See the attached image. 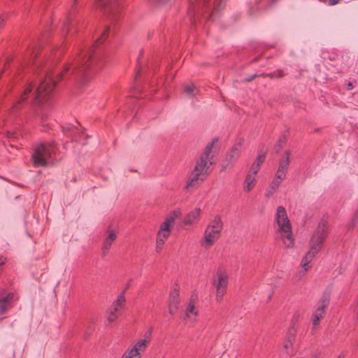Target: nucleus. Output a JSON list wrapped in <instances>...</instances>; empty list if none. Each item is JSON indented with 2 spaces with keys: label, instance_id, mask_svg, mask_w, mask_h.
<instances>
[{
  "label": "nucleus",
  "instance_id": "nucleus-1",
  "mask_svg": "<svg viewBox=\"0 0 358 358\" xmlns=\"http://www.w3.org/2000/svg\"><path fill=\"white\" fill-rule=\"evenodd\" d=\"M275 220L278 224L281 238L287 248L294 245V239L291 230V224L288 220L287 212L284 207L278 206L275 215Z\"/></svg>",
  "mask_w": 358,
  "mask_h": 358
},
{
  "label": "nucleus",
  "instance_id": "nucleus-8",
  "mask_svg": "<svg viewBox=\"0 0 358 358\" xmlns=\"http://www.w3.org/2000/svg\"><path fill=\"white\" fill-rule=\"evenodd\" d=\"M172 220H165L160 225L159 229L157 232L156 241V249L157 251L162 248L165 241L169 237L171 229L173 227Z\"/></svg>",
  "mask_w": 358,
  "mask_h": 358
},
{
  "label": "nucleus",
  "instance_id": "nucleus-15",
  "mask_svg": "<svg viewBox=\"0 0 358 358\" xmlns=\"http://www.w3.org/2000/svg\"><path fill=\"white\" fill-rule=\"evenodd\" d=\"M13 299V293H8L0 299V314L5 313L11 307Z\"/></svg>",
  "mask_w": 358,
  "mask_h": 358
},
{
  "label": "nucleus",
  "instance_id": "nucleus-42",
  "mask_svg": "<svg viewBox=\"0 0 358 358\" xmlns=\"http://www.w3.org/2000/svg\"><path fill=\"white\" fill-rule=\"evenodd\" d=\"M68 70H69V66H66L64 71H66Z\"/></svg>",
  "mask_w": 358,
  "mask_h": 358
},
{
  "label": "nucleus",
  "instance_id": "nucleus-38",
  "mask_svg": "<svg viewBox=\"0 0 358 358\" xmlns=\"http://www.w3.org/2000/svg\"><path fill=\"white\" fill-rule=\"evenodd\" d=\"M355 311L357 315L358 316V298H357V300L356 301V306H355Z\"/></svg>",
  "mask_w": 358,
  "mask_h": 358
},
{
  "label": "nucleus",
  "instance_id": "nucleus-43",
  "mask_svg": "<svg viewBox=\"0 0 358 358\" xmlns=\"http://www.w3.org/2000/svg\"><path fill=\"white\" fill-rule=\"evenodd\" d=\"M77 1H78V0H73V3H77Z\"/></svg>",
  "mask_w": 358,
  "mask_h": 358
},
{
  "label": "nucleus",
  "instance_id": "nucleus-26",
  "mask_svg": "<svg viewBox=\"0 0 358 358\" xmlns=\"http://www.w3.org/2000/svg\"><path fill=\"white\" fill-rule=\"evenodd\" d=\"M185 92L189 96H194L197 93V89L193 84H187L184 88Z\"/></svg>",
  "mask_w": 358,
  "mask_h": 358
},
{
  "label": "nucleus",
  "instance_id": "nucleus-40",
  "mask_svg": "<svg viewBox=\"0 0 358 358\" xmlns=\"http://www.w3.org/2000/svg\"><path fill=\"white\" fill-rule=\"evenodd\" d=\"M352 87H353L352 84V83H349V84H348V89H349V90H351V89H352Z\"/></svg>",
  "mask_w": 358,
  "mask_h": 358
},
{
  "label": "nucleus",
  "instance_id": "nucleus-28",
  "mask_svg": "<svg viewBox=\"0 0 358 358\" xmlns=\"http://www.w3.org/2000/svg\"><path fill=\"white\" fill-rule=\"evenodd\" d=\"M180 210H174L166 218L167 220H172V224H174L175 220L177 217H178L180 215Z\"/></svg>",
  "mask_w": 358,
  "mask_h": 358
},
{
  "label": "nucleus",
  "instance_id": "nucleus-24",
  "mask_svg": "<svg viewBox=\"0 0 358 358\" xmlns=\"http://www.w3.org/2000/svg\"><path fill=\"white\" fill-rule=\"evenodd\" d=\"M241 150L236 148H232L228 155L227 156V160L229 162H234L236 160L240 155Z\"/></svg>",
  "mask_w": 358,
  "mask_h": 358
},
{
  "label": "nucleus",
  "instance_id": "nucleus-6",
  "mask_svg": "<svg viewBox=\"0 0 358 358\" xmlns=\"http://www.w3.org/2000/svg\"><path fill=\"white\" fill-rule=\"evenodd\" d=\"M150 342V334H147L144 338L135 341L134 345L129 348L124 354L129 358H141V353L145 351Z\"/></svg>",
  "mask_w": 358,
  "mask_h": 358
},
{
  "label": "nucleus",
  "instance_id": "nucleus-9",
  "mask_svg": "<svg viewBox=\"0 0 358 358\" xmlns=\"http://www.w3.org/2000/svg\"><path fill=\"white\" fill-rule=\"evenodd\" d=\"M289 164V152L286 151L285 156L280 161L279 166L273 180H277L281 183V182L286 178Z\"/></svg>",
  "mask_w": 358,
  "mask_h": 358
},
{
  "label": "nucleus",
  "instance_id": "nucleus-32",
  "mask_svg": "<svg viewBox=\"0 0 358 358\" xmlns=\"http://www.w3.org/2000/svg\"><path fill=\"white\" fill-rule=\"evenodd\" d=\"M244 138H238L236 142L235 143L234 145L233 146V148H236L238 150H241L242 147H243V145L244 143Z\"/></svg>",
  "mask_w": 358,
  "mask_h": 358
},
{
  "label": "nucleus",
  "instance_id": "nucleus-44",
  "mask_svg": "<svg viewBox=\"0 0 358 358\" xmlns=\"http://www.w3.org/2000/svg\"><path fill=\"white\" fill-rule=\"evenodd\" d=\"M313 358H316V357H313Z\"/></svg>",
  "mask_w": 358,
  "mask_h": 358
},
{
  "label": "nucleus",
  "instance_id": "nucleus-29",
  "mask_svg": "<svg viewBox=\"0 0 358 358\" xmlns=\"http://www.w3.org/2000/svg\"><path fill=\"white\" fill-rule=\"evenodd\" d=\"M259 169L260 166L258 164L253 163L248 174L256 177Z\"/></svg>",
  "mask_w": 358,
  "mask_h": 358
},
{
  "label": "nucleus",
  "instance_id": "nucleus-11",
  "mask_svg": "<svg viewBox=\"0 0 358 358\" xmlns=\"http://www.w3.org/2000/svg\"><path fill=\"white\" fill-rule=\"evenodd\" d=\"M326 235L327 229L325 225L324 224H320L311 238L310 247L314 245L317 247L319 252Z\"/></svg>",
  "mask_w": 358,
  "mask_h": 358
},
{
  "label": "nucleus",
  "instance_id": "nucleus-33",
  "mask_svg": "<svg viewBox=\"0 0 358 358\" xmlns=\"http://www.w3.org/2000/svg\"><path fill=\"white\" fill-rule=\"evenodd\" d=\"M108 27H106L105 29V30L103 31V32L102 33V35H101V37L98 38L97 41L99 42V43H102V41H103V38H106V36H107V34L108 32Z\"/></svg>",
  "mask_w": 358,
  "mask_h": 358
},
{
  "label": "nucleus",
  "instance_id": "nucleus-17",
  "mask_svg": "<svg viewBox=\"0 0 358 358\" xmlns=\"http://www.w3.org/2000/svg\"><path fill=\"white\" fill-rule=\"evenodd\" d=\"M318 252V248L311 246L310 250L306 254L301 261V266H309V263L313 260L314 257Z\"/></svg>",
  "mask_w": 358,
  "mask_h": 358
},
{
  "label": "nucleus",
  "instance_id": "nucleus-20",
  "mask_svg": "<svg viewBox=\"0 0 358 358\" xmlns=\"http://www.w3.org/2000/svg\"><path fill=\"white\" fill-rule=\"evenodd\" d=\"M280 184L281 183L279 182L278 181L273 180L265 192V197L266 199H270L273 195V194L277 191Z\"/></svg>",
  "mask_w": 358,
  "mask_h": 358
},
{
  "label": "nucleus",
  "instance_id": "nucleus-7",
  "mask_svg": "<svg viewBox=\"0 0 358 358\" xmlns=\"http://www.w3.org/2000/svg\"><path fill=\"white\" fill-rule=\"evenodd\" d=\"M55 85V80L50 78H46L38 87L36 92L35 101L41 103L48 99Z\"/></svg>",
  "mask_w": 358,
  "mask_h": 358
},
{
  "label": "nucleus",
  "instance_id": "nucleus-21",
  "mask_svg": "<svg viewBox=\"0 0 358 358\" xmlns=\"http://www.w3.org/2000/svg\"><path fill=\"white\" fill-rule=\"evenodd\" d=\"M255 182L256 177L247 174L243 185L244 192H250L255 187Z\"/></svg>",
  "mask_w": 358,
  "mask_h": 358
},
{
  "label": "nucleus",
  "instance_id": "nucleus-37",
  "mask_svg": "<svg viewBox=\"0 0 358 358\" xmlns=\"http://www.w3.org/2000/svg\"><path fill=\"white\" fill-rule=\"evenodd\" d=\"M340 0H329V4L331 6H334L337 4L339 2Z\"/></svg>",
  "mask_w": 358,
  "mask_h": 358
},
{
  "label": "nucleus",
  "instance_id": "nucleus-35",
  "mask_svg": "<svg viewBox=\"0 0 358 358\" xmlns=\"http://www.w3.org/2000/svg\"><path fill=\"white\" fill-rule=\"evenodd\" d=\"M5 20L6 17L3 15L0 14V28L2 27Z\"/></svg>",
  "mask_w": 358,
  "mask_h": 358
},
{
  "label": "nucleus",
  "instance_id": "nucleus-31",
  "mask_svg": "<svg viewBox=\"0 0 358 358\" xmlns=\"http://www.w3.org/2000/svg\"><path fill=\"white\" fill-rule=\"evenodd\" d=\"M96 5L101 8H105L110 4V0H95Z\"/></svg>",
  "mask_w": 358,
  "mask_h": 358
},
{
  "label": "nucleus",
  "instance_id": "nucleus-39",
  "mask_svg": "<svg viewBox=\"0 0 358 358\" xmlns=\"http://www.w3.org/2000/svg\"><path fill=\"white\" fill-rule=\"evenodd\" d=\"M6 259L2 257L0 258V266H3L5 264Z\"/></svg>",
  "mask_w": 358,
  "mask_h": 358
},
{
  "label": "nucleus",
  "instance_id": "nucleus-16",
  "mask_svg": "<svg viewBox=\"0 0 358 358\" xmlns=\"http://www.w3.org/2000/svg\"><path fill=\"white\" fill-rule=\"evenodd\" d=\"M199 314V310L195 306V302L191 300L185 310V317L190 320H194Z\"/></svg>",
  "mask_w": 358,
  "mask_h": 358
},
{
  "label": "nucleus",
  "instance_id": "nucleus-30",
  "mask_svg": "<svg viewBox=\"0 0 358 358\" xmlns=\"http://www.w3.org/2000/svg\"><path fill=\"white\" fill-rule=\"evenodd\" d=\"M266 158V153H262L259 154L256 159V161L254 162L255 164H258V166H261V165L263 164Z\"/></svg>",
  "mask_w": 358,
  "mask_h": 358
},
{
  "label": "nucleus",
  "instance_id": "nucleus-34",
  "mask_svg": "<svg viewBox=\"0 0 358 358\" xmlns=\"http://www.w3.org/2000/svg\"><path fill=\"white\" fill-rule=\"evenodd\" d=\"M223 8V6H222V2L218 3L216 5L215 8H214V10H213V13H212L211 15L213 16V15H215L216 10H220V9H221V8Z\"/></svg>",
  "mask_w": 358,
  "mask_h": 358
},
{
  "label": "nucleus",
  "instance_id": "nucleus-13",
  "mask_svg": "<svg viewBox=\"0 0 358 358\" xmlns=\"http://www.w3.org/2000/svg\"><path fill=\"white\" fill-rule=\"evenodd\" d=\"M206 179V177L196 172L195 170L190 173L187 180L186 182L185 188H193L199 185L202 181Z\"/></svg>",
  "mask_w": 358,
  "mask_h": 358
},
{
  "label": "nucleus",
  "instance_id": "nucleus-41",
  "mask_svg": "<svg viewBox=\"0 0 358 358\" xmlns=\"http://www.w3.org/2000/svg\"><path fill=\"white\" fill-rule=\"evenodd\" d=\"M121 358H129L124 353Z\"/></svg>",
  "mask_w": 358,
  "mask_h": 358
},
{
  "label": "nucleus",
  "instance_id": "nucleus-36",
  "mask_svg": "<svg viewBox=\"0 0 358 358\" xmlns=\"http://www.w3.org/2000/svg\"><path fill=\"white\" fill-rule=\"evenodd\" d=\"M284 142H285L284 139L279 141V142L277 145V146H278V149L277 151H278L281 148H282Z\"/></svg>",
  "mask_w": 358,
  "mask_h": 358
},
{
  "label": "nucleus",
  "instance_id": "nucleus-10",
  "mask_svg": "<svg viewBox=\"0 0 358 358\" xmlns=\"http://www.w3.org/2000/svg\"><path fill=\"white\" fill-rule=\"evenodd\" d=\"M125 303V297L124 293H122L117 299V300L113 304L108 314V320L109 322H114L123 308Z\"/></svg>",
  "mask_w": 358,
  "mask_h": 358
},
{
  "label": "nucleus",
  "instance_id": "nucleus-3",
  "mask_svg": "<svg viewBox=\"0 0 358 358\" xmlns=\"http://www.w3.org/2000/svg\"><path fill=\"white\" fill-rule=\"evenodd\" d=\"M213 143L208 144L206 146L203 153L201 155L194 169V170L206 178L210 172V166L213 164Z\"/></svg>",
  "mask_w": 358,
  "mask_h": 358
},
{
  "label": "nucleus",
  "instance_id": "nucleus-22",
  "mask_svg": "<svg viewBox=\"0 0 358 358\" xmlns=\"http://www.w3.org/2000/svg\"><path fill=\"white\" fill-rule=\"evenodd\" d=\"M32 91V85L31 84L27 85L22 93L20 94V97L18 98L17 102L15 103V104L14 105V108H17L18 107V105L24 101V100H26V99L27 98V95Z\"/></svg>",
  "mask_w": 358,
  "mask_h": 358
},
{
  "label": "nucleus",
  "instance_id": "nucleus-18",
  "mask_svg": "<svg viewBox=\"0 0 358 358\" xmlns=\"http://www.w3.org/2000/svg\"><path fill=\"white\" fill-rule=\"evenodd\" d=\"M200 213L201 210L199 208H195L186 215L184 219V223L187 225L192 224L194 222L199 220Z\"/></svg>",
  "mask_w": 358,
  "mask_h": 358
},
{
  "label": "nucleus",
  "instance_id": "nucleus-25",
  "mask_svg": "<svg viewBox=\"0 0 358 358\" xmlns=\"http://www.w3.org/2000/svg\"><path fill=\"white\" fill-rule=\"evenodd\" d=\"M293 340H294V336L292 335H289L284 342L283 348L287 354L290 353V350L292 348Z\"/></svg>",
  "mask_w": 358,
  "mask_h": 358
},
{
  "label": "nucleus",
  "instance_id": "nucleus-23",
  "mask_svg": "<svg viewBox=\"0 0 358 358\" xmlns=\"http://www.w3.org/2000/svg\"><path fill=\"white\" fill-rule=\"evenodd\" d=\"M91 55L88 52H85L83 56L82 62L79 64V66L76 67V71L78 73H81L83 70L87 68V62L90 60Z\"/></svg>",
  "mask_w": 358,
  "mask_h": 358
},
{
  "label": "nucleus",
  "instance_id": "nucleus-14",
  "mask_svg": "<svg viewBox=\"0 0 358 358\" xmlns=\"http://www.w3.org/2000/svg\"><path fill=\"white\" fill-rule=\"evenodd\" d=\"M180 299L179 292L177 289L172 291L169 296V313L170 315H174L179 308Z\"/></svg>",
  "mask_w": 358,
  "mask_h": 358
},
{
  "label": "nucleus",
  "instance_id": "nucleus-12",
  "mask_svg": "<svg viewBox=\"0 0 358 358\" xmlns=\"http://www.w3.org/2000/svg\"><path fill=\"white\" fill-rule=\"evenodd\" d=\"M328 304V299L327 298L323 299L320 304L318 305L317 308L315 311L313 315V327H316L322 318L324 317L325 308Z\"/></svg>",
  "mask_w": 358,
  "mask_h": 358
},
{
  "label": "nucleus",
  "instance_id": "nucleus-2",
  "mask_svg": "<svg viewBox=\"0 0 358 358\" xmlns=\"http://www.w3.org/2000/svg\"><path fill=\"white\" fill-rule=\"evenodd\" d=\"M222 229V221L220 217L216 216L207 226L201 242V245L205 248L213 246L220 238Z\"/></svg>",
  "mask_w": 358,
  "mask_h": 358
},
{
  "label": "nucleus",
  "instance_id": "nucleus-27",
  "mask_svg": "<svg viewBox=\"0 0 358 358\" xmlns=\"http://www.w3.org/2000/svg\"><path fill=\"white\" fill-rule=\"evenodd\" d=\"M302 268L293 277V281L294 282H298L300 278L303 276L308 271L309 266H301Z\"/></svg>",
  "mask_w": 358,
  "mask_h": 358
},
{
  "label": "nucleus",
  "instance_id": "nucleus-19",
  "mask_svg": "<svg viewBox=\"0 0 358 358\" xmlns=\"http://www.w3.org/2000/svg\"><path fill=\"white\" fill-rule=\"evenodd\" d=\"M117 238V234L114 231H109L108 236L106 237L103 245V250L104 252H107L110 246L112 245L113 243L115 241Z\"/></svg>",
  "mask_w": 358,
  "mask_h": 358
},
{
  "label": "nucleus",
  "instance_id": "nucleus-4",
  "mask_svg": "<svg viewBox=\"0 0 358 358\" xmlns=\"http://www.w3.org/2000/svg\"><path fill=\"white\" fill-rule=\"evenodd\" d=\"M53 149L50 144H41L36 147L32 155V161L35 166H44L48 164Z\"/></svg>",
  "mask_w": 358,
  "mask_h": 358
},
{
  "label": "nucleus",
  "instance_id": "nucleus-5",
  "mask_svg": "<svg viewBox=\"0 0 358 358\" xmlns=\"http://www.w3.org/2000/svg\"><path fill=\"white\" fill-rule=\"evenodd\" d=\"M228 285V275L224 271L219 270L217 271L213 279V285L216 289L215 299L217 301H221L224 295Z\"/></svg>",
  "mask_w": 358,
  "mask_h": 358
}]
</instances>
